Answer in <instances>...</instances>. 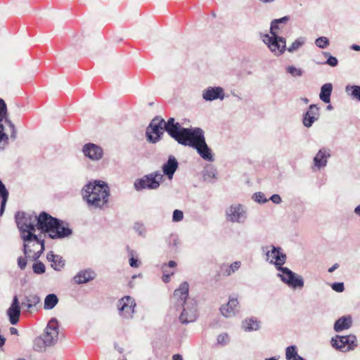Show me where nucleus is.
<instances>
[{
	"label": "nucleus",
	"mask_w": 360,
	"mask_h": 360,
	"mask_svg": "<svg viewBox=\"0 0 360 360\" xmlns=\"http://www.w3.org/2000/svg\"><path fill=\"white\" fill-rule=\"evenodd\" d=\"M81 194L90 210H103L108 207L110 189L104 181H89L83 186Z\"/></svg>",
	"instance_id": "f257e3e1"
},
{
	"label": "nucleus",
	"mask_w": 360,
	"mask_h": 360,
	"mask_svg": "<svg viewBox=\"0 0 360 360\" xmlns=\"http://www.w3.org/2000/svg\"><path fill=\"white\" fill-rule=\"evenodd\" d=\"M185 129L180 123L175 122L174 117L169 118L166 122L160 116H156L147 127L146 137L148 142L155 144L162 139L165 131L179 143Z\"/></svg>",
	"instance_id": "f03ea898"
},
{
	"label": "nucleus",
	"mask_w": 360,
	"mask_h": 360,
	"mask_svg": "<svg viewBox=\"0 0 360 360\" xmlns=\"http://www.w3.org/2000/svg\"><path fill=\"white\" fill-rule=\"evenodd\" d=\"M183 132L179 144L195 149L198 155L206 161L214 160L212 150L206 143L205 133L201 128H186Z\"/></svg>",
	"instance_id": "7ed1b4c3"
},
{
	"label": "nucleus",
	"mask_w": 360,
	"mask_h": 360,
	"mask_svg": "<svg viewBox=\"0 0 360 360\" xmlns=\"http://www.w3.org/2000/svg\"><path fill=\"white\" fill-rule=\"evenodd\" d=\"M188 283L185 281L174 292L173 297L183 308L179 316V321L182 324L193 323L197 319L196 303L193 300H188Z\"/></svg>",
	"instance_id": "20e7f679"
},
{
	"label": "nucleus",
	"mask_w": 360,
	"mask_h": 360,
	"mask_svg": "<svg viewBox=\"0 0 360 360\" xmlns=\"http://www.w3.org/2000/svg\"><path fill=\"white\" fill-rule=\"evenodd\" d=\"M37 227L42 233H48L49 238H62L68 236V227L62 225V221L46 212H42L36 217Z\"/></svg>",
	"instance_id": "39448f33"
},
{
	"label": "nucleus",
	"mask_w": 360,
	"mask_h": 360,
	"mask_svg": "<svg viewBox=\"0 0 360 360\" xmlns=\"http://www.w3.org/2000/svg\"><path fill=\"white\" fill-rule=\"evenodd\" d=\"M58 322L52 318L44 329V333L36 338L33 342V349L36 352H44L47 347L53 346L58 341Z\"/></svg>",
	"instance_id": "423d86ee"
},
{
	"label": "nucleus",
	"mask_w": 360,
	"mask_h": 360,
	"mask_svg": "<svg viewBox=\"0 0 360 360\" xmlns=\"http://www.w3.org/2000/svg\"><path fill=\"white\" fill-rule=\"evenodd\" d=\"M5 124L11 129L10 139H17V130L15 124L8 117L7 106L5 101L0 98V150H4L8 144L9 136L5 131Z\"/></svg>",
	"instance_id": "0eeeda50"
},
{
	"label": "nucleus",
	"mask_w": 360,
	"mask_h": 360,
	"mask_svg": "<svg viewBox=\"0 0 360 360\" xmlns=\"http://www.w3.org/2000/svg\"><path fill=\"white\" fill-rule=\"evenodd\" d=\"M23 240V253L33 260L40 257L44 250V240L39 238L34 232L21 237Z\"/></svg>",
	"instance_id": "6e6552de"
},
{
	"label": "nucleus",
	"mask_w": 360,
	"mask_h": 360,
	"mask_svg": "<svg viewBox=\"0 0 360 360\" xmlns=\"http://www.w3.org/2000/svg\"><path fill=\"white\" fill-rule=\"evenodd\" d=\"M163 181V174L160 171H155L136 179L134 182V188L136 191L143 190H156Z\"/></svg>",
	"instance_id": "1a4fd4ad"
},
{
	"label": "nucleus",
	"mask_w": 360,
	"mask_h": 360,
	"mask_svg": "<svg viewBox=\"0 0 360 360\" xmlns=\"http://www.w3.org/2000/svg\"><path fill=\"white\" fill-rule=\"evenodd\" d=\"M279 272L277 274V277L292 289H302L304 285V278L302 276L293 272L288 267L282 266L277 269Z\"/></svg>",
	"instance_id": "9d476101"
},
{
	"label": "nucleus",
	"mask_w": 360,
	"mask_h": 360,
	"mask_svg": "<svg viewBox=\"0 0 360 360\" xmlns=\"http://www.w3.org/2000/svg\"><path fill=\"white\" fill-rule=\"evenodd\" d=\"M37 217L23 212H18L15 215V222L20 232V237L27 233L35 232L37 224H34Z\"/></svg>",
	"instance_id": "9b49d317"
},
{
	"label": "nucleus",
	"mask_w": 360,
	"mask_h": 360,
	"mask_svg": "<svg viewBox=\"0 0 360 360\" xmlns=\"http://www.w3.org/2000/svg\"><path fill=\"white\" fill-rule=\"evenodd\" d=\"M331 345L337 350L342 352L353 350L356 346V338L354 335H338L331 338Z\"/></svg>",
	"instance_id": "f8f14e48"
},
{
	"label": "nucleus",
	"mask_w": 360,
	"mask_h": 360,
	"mask_svg": "<svg viewBox=\"0 0 360 360\" xmlns=\"http://www.w3.org/2000/svg\"><path fill=\"white\" fill-rule=\"evenodd\" d=\"M136 303L129 295L124 296L117 301V307L120 316L124 319H131L135 312Z\"/></svg>",
	"instance_id": "ddd939ff"
},
{
	"label": "nucleus",
	"mask_w": 360,
	"mask_h": 360,
	"mask_svg": "<svg viewBox=\"0 0 360 360\" xmlns=\"http://www.w3.org/2000/svg\"><path fill=\"white\" fill-rule=\"evenodd\" d=\"M263 42L275 56L282 55L286 50V40L279 35H264Z\"/></svg>",
	"instance_id": "4468645a"
},
{
	"label": "nucleus",
	"mask_w": 360,
	"mask_h": 360,
	"mask_svg": "<svg viewBox=\"0 0 360 360\" xmlns=\"http://www.w3.org/2000/svg\"><path fill=\"white\" fill-rule=\"evenodd\" d=\"M226 217L230 222L243 224L248 218L247 210L241 204H233L226 210Z\"/></svg>",
	"instance_id": "2eb2a0df"
},
{
	"label": "nucleus",
	"mask_w": 360,
	"mask_h": 360,
	"mask_svg": "<svg viewBox=\"0 0 360 360\" xmlns=\"http://www.w3.org/2000/svg\"><path fill=\"white\" fill-rule=\"evenodd\" d=\"M82 153L85 157L94 162L101 160L104 155L102 147L93 143H85L82 147Z\"/></svg>",
	"instance_id": "dca6fc26"
},
{
	"label": "nucleus",
	"mask_w": 360,
	"mask_h": 360,
	"mask_svg": "<svg viewBox=\"0 0 360 360\" xmlns=\"http://www.w3.org/2000/svg\"><path fill=\"white\" fill-rule=\"evenodd\" d=\"M330 157L331 150L326 147H322L313 158L314 167L318 170L325 168Z\"/></svg>",
	"instance_id": "f3484780"
},
{
	"label": "nucleus",
	"mask_w": 360,
	"mask_h": 360,
	"mask_svg": "<svg viewBox=\"0 0 360 360\" xmlns=\"http://www.w3.org/2000/svg\"><path fill=\"white\" fill-rule=\"evenodd\" d=\"M320 108L316 104H311L307 110L303 114L302 124L307 128H310L319 119Z\"/></svg>",
	"instance_id": "a211bd4d"
},
{
	"label": "nucleus",
	"mask_w": 360,
	"mask_h": 360,
	"mask_svg": "<svg viewBox=\"0 0 360 360\" xmlns=\"http://www.w3.org/2000/svg\"><path fill=\"white\" fill-rule=\"evenodd\" d=\"M202 98L206 101H212L217 99L224 98V91L221 86H208L202 93Z\"/></svg>",
	"instance_id": "6ab92c4d"
},
{
	"label": "nucleus",
	"mask_w": 360,
	"mask_h": 360,
	"mask_svg": "<svg viewBox=\"0 0 360 360\" xmlns=\"http://www.w3.org/2000/svg\"><path fill=\"white\" fill-rule=\"evenodd\" d=\"M21 307L17 295L13 298L12 302L9 308L6 311V314L8 316L10 323L12 325H15L18 323L20 316Z\"/></svg>",
	"instance_id": "aec40b11"
},
{
	"label": "nucleus",
	"mask_w": 360,
	"mask_h": 360,
	"mask_svg": "<svg viewBox=\"0 0 360 360\" xmlns=\"http://www.w3.org/2000/svg\"><path fill=\"white\" fill-rule=\"evenodd\" d=\"M97 277V273L91 268L82 269L73 277L77 284H85L94 281Z\"/></svg>",
	"instance_id": "412c9836"
},
{
	"label": "nucleus",
	"mask_w": 360,
	"mask_h": 360,
	"mask_svg": "<svg viewBox=\"0 0 360 360\" xmlns=\"http://www.w3.org/2000/svg\"><path fill=\"white\" fill-rule=\"evenodd\" d=\"M41 302L39 296L37 294H30L24 297L20 307L25 311L32 312Z\"/></svg>",
	"instance_id": "4be33fe9"
},
{
	"label": "nucleus",
	"mask_w": 360,
	"mask_h": 360,
	"mask_svg": "<svg viewBox=\"0 0 360 360\" xmlns=\"http://www.w3.org/2000/svg\"><path fill=\"white\" fill-rule=\"evenodd\" d=\"M178 166L179 162L176 159L174 156L170 155L167 162L162 166L163 176L165 175L169 180L172 179Z\"/></svg>",
	"instance_id": "5701e85b"
},
{
	"label": "nucleus",
	"mask_w": 360,
	"mask_h": 360,
	"mask_svg": "<svg viewBox=\"0 0 360 360\" xmlns=\"http://www.w3.org/2000/svg\"><path fill=\"white\" fill-rule=\"evenodd\" d=\"M239 302L237 298L229 297L228 303L220 307V311L223 316L231 318L235 316Z\"/></svg>",
	"instance_id": "b1692460"
},
{
	"label": "nucleus",
	"mask_w": 360,
	"mask_h": 360,
	"mask_svg": "<svg viewBox=\"0 0 360 360\" xmlns=\"http://www.w3.org/2000/svg\"><path fill=\"white\" fill-rule=\"evenodd\" d=\"M275 249L274 254L272 255L270 259V264L274 265L277 270L285 264L287 255L281 247L275 246Z\"/></svg>",
	"instance_id": "393cba45"
},
{
	"label": "nucleus",
	"mask_w": 360,
	"mask_h": 360,
	"mask_svg": "<svg viewBox=\"0 0 360 360\" xmlns=\"http://www.w3.org/2000/svg\"><path fill=\"white\" fill-rule=\"evenodd\" d=\"M289 16H283L281 18L274 19L271 22V35H278V30L283 28L284 25L289 21Z\"/></svg>",
	"instance_id": "a878e982"
},
{
	"label": "nucleus",
	"mask_w": 360,
	"mask_h": 360,
	"mask_svg": "<svg viewBox=\"0 0 360 360\" xmlns=\"http://www.w3.org/2000/svg\"><path fill=\"white\" fill-rule=\"evenodd\" d=\"M352 324L350 316H344L338 319L334 323V330L337 333L349 329Z\"/></svg>",
	"instance_id": "bb28decb"
},
{
	"label": "nucleus",
	"mask_w": 360,
	"mask_h": 360,
	"mask_svg": "<svg viewBox=\"0 0 360 360\" xmlns=\"http://www.w3.org/2000/svg\"><path fill=\"white\" fill-rule=\"evenodd\" d=\"M333 91V85L331 83H326L321 87L319 98L325 103L330 102V96Z\"/></svg>",
	"instance_id": "cd10ccee"
},
{
	"label": "nucleus",
	"mask_w": 360,
	"mask_h": 360,
	"mask_svg": "<svg viewBox=\"0 0 360 360\" xmlns=\"http://www.w3.org/2000/svg\"><path fill=\"white\" fill-rule=\"evenodd\" d=\"M242 327L245 331H256L260 328V322L256 318L251 317L243 321Z\"/></svg>",
	"instance_id": "c85d7f7f"
},
{
	"label": "nucleus",
	"mask_w": 360,
	"mask_h": 360,
	"mask_svg": "<svg viewBox=\"0 0 360 360\" xmlns=\"http://www.w3.org/2000/svg\"><path fill=\"white\" fill-rule=\"evenodd\" d=\"M9 193L6 186L0 180V198H1L0 207V216H2L6 208V205L8 199Z\"/></svg>",
	"instance_id": "c756f323"
},
{
	"label": "nucleus",
	"mask_w": 360,
	"mask_h": 360,
	"mask_svg": "<svg viewBox=\"0 0 360 360\" xmlns=\"http://www.w3.org/2000/svg\"><path fill=\"white\" fill-rule=\"evenodd\" d=\"M345 93L352 99L360 101V86L355 84H347L345 86Z\"/></svg>",
	"instance_id": "7c9ffc66"
},
{
	"label": "nucleus",
	"mask_w": 360,
	"mask_h": 360,
	"mask_svg": "<svg viewBox=\"0 0 360 360\" xmlns=\"http://www.w3.org/2000/svg\"><path fill=\"white\" fill-rule=\"evenodd\" d=\"M58 302V298L56 294L51 293L46 296L44 302V309L51 310L53 309Z\"/></svg>",
	"instance_id": "2f4dec72"
},
{
	"label": "nucleus",
	"mask_w": 360,
	"mask_h": 360,
	"mask_svg": "<svg viewBox=\"0 0 360 360\" xmlns=\"http://www.w3.org/2000/svg\"><path fill=\"white\" fill-rule=\"evenodd\" d=\"M300 356L297 354V347L295 345H290L285 349V359L287 360H296L297 357Z\"/></svg>",
	"instance_id": "473e14b6"
},
{
	"label": "nucleus",
	"mask_w": 360,
	"mask_h": 360,
	"mask_svg": "<svg viewBox=\"0 0 360 360\" xmlns=\"http://www.w3.org/2000/svg\"><path fill=\"white\" fill-rule=\"evenodd\" d=\"M305 41L306 39L304 37H299L295 39L288 48H286V50H288L290 53H293L298 50L302 45H304Z\"/></svg>",
	"instance_id": "72a5a7b5"
},
{
	"label": "nucleus",
	"mask_w": 360,
	"mask_h": 360,
	"mask_svg": "<svg viewBox=\"0 0 360 360\" xmlns=\"http://www.w3.org/2000/svg\"><path fill=\"white\" fill-rule=\"evenodd\" d=\"M217 171L215 169L211 167L207 168L204 171L203 178L204 180L208 182H212V179H216Z\"/></svg>",
	"instance_id": "f704fd0d"
},
{
	"label": "nucleus",
	"mask_w": 360,
	"mask_h": 360,
	"mask_svg": "<svg viewBox=\"0 0 360 360\" xmlns=\"http://www.w3.org/2000/svg\"><path fill=\"white\" fill-rule=\"evenodd\" d=\"M275 245H271L269 246H263L262 247V251L266 256V261L270 264V259L273 254H274L275 251Z\"/></svg>",
	"instance_id": "c9c22d12"
},
{
	"label": "nucleus",
	"mask_w": 360,
	"mask_h": 360,
	"mask_svg": "<svg viewBox=\"0 0 360 360\" xmlns=\"http://www.w3.org/2000/svg\"><path fill=\"white\" fill-rule=\"evenodd\" d=\"M323 56L327 58L326 61L323 64L328 65L330 67H336L338 64V60L336 57L332 56L329 52H323Z\"/></svg>",
	"instance_id": "e433bc0d"
},
{
	"label": "nucleus",
	"mask_w": 360,
	"mask_h": 360,
	"mask_svg": "<svg viewBox=\"0 0 360 360\" xmlns=\"http://www.w3.org/2000/svg\"><path fill=\"white\" fill-rule=\"evenodd\" d=\"M241 266V262L239 261L234 262L231 263L228 268L225 270V275L226 276H231L232 274L236 272L239 269V268Z\"/></svg>",
	"instance_id": "4c0bfd02"
},
{
	"label": "nucleus",
	"mask_w": 360,
	"mask_h": 360,
	"mask_svg": "<svg viewBox=\"0 0 360 360\" xmlns=\"http://www.w3.org/2000/svg\"><path fill=\"white\" fill-rule=\"evenodd\" d=\"M128 252L130 256L129 262V265L132 268H138L140 264V261L134 257V251L132 250H130L129 247H127Z\"/></svg>",
	"instance_id": "58836bf2"
},
{
	"label": "nucleus",
	"mask_w": 360,
	"mask_h": 360,
	"mask_svg": "<svg viewBox=\"0 0 360 360\" xmlns=\"http://www.w3.org/2000/svg\"><path fill=\"white\" fill-rule=\"evenodd\" d=\"M329 43V39L326 37H319L315 40L316 46L320 49H326Z\"/></svg>",
	"instance_id": "ea45409f"
},
{
	"label": "nucleus",
	"mask_w": 360,
	"mask_h": 360,
	"mask_svg": "<svg viewBox=\"0 0 360 360\" xmlns=\"http://www.w3.org/2000/svg\"><path fill=\"white\" fill-rule=\"evenodd\" d=\"M252 200L259 204H264L268 202V199L262 192H256L252 195Z\"/></svg>",
	"instance_id": "a19ab883"
},
{
	"label": "nucleus",
	"mask_w": 360,
	"mask_h": 360,
	"mask_svg": "<svg viewBox=\"0 0 360 360\" xmlns=\"http://www.w3.org/2000/svg\"><path fill=\"white\" fill-rule=\"evenodd\" d=\"M33 271L37 274H41L45 272V265L41 262H37L32 265Z\"/></svg>",
	"instance_id": "79ce46f5"
},
{
	"label": "nucleus",
	"mask_w": 360,
	"mask_h": 360,
	"mask_svg": "<svg viewBox=\"0 0 360 360\" xmlns=\"http://www.w3.org/2000/svg\"><path fill=\"white\" fill-rule=\"evenodd\" d=\"M287 72L290 74L293 77H301L303 75V71L302 69L297 68L293 65L288 66L286 68Z\"/></svg>",
	"instance_id": "37998d69"
},
{
	"label": "nucleus",
	"mask_w": 360,
	"mask_h": 360,
	"mask_svg": "<svg viewBox=\"0 0 360 360\" xmlns=\"http://www.w3.org/2000/svg\"><path fill=\"white\" fill-rule=\"evenodd\" d=\"M217 343L219 345L224 346V345H226L229 342L230 338L227 333H224L219 334L217 336Z\"/></svg>",
	"instance_id": "c03bdc74"
},
{
	"label": "nucleus",
	"mask_w": 360,
	"mask_h": 360,
	"mask_svg": "<svg viewBox=\"0 0 360 360\" xmlns=\"http://www.w3.org/2000/svg\"><path fill=\"white\" fill-rule=\"evenodd\" d=\"M133 229L141 236H145L146 229L143 224L141 222H136L134 224Z\"/></svg>",
	"instance_id": "a18cd8bd"
},
{
	"label": "nucleus",
	"mask_w": 360,
	"mask_h": 360,
	"mask_svg": "<svg viewBox=\"0 0 360 360\" xmlns=\"http://www.w3.org/2000/svg\"><path fill=\"white\" fill-rule=\"evenodd\" d=\"M184 219V212L180 210H174L172 214V221L174 222H179Z\"/></svg>",
	"instance_id": "49530a36"
},
{
	"label": "nucleus",
	"mask_w": 360,
	"mask_h": 360,
	"mask_svg": "<svg viewBox=\"0 0 360 360\" xmlns=\"http://www.w3.org/2000/svg\"><path fill=\"white\" fill-rule=\"evenodd\" d=\"M47 259L49 260H51L53 262L52 266H53V268L56 270H59V268L57 267L56 262L58 261V259L60 260V256L56 255L53 254L52 252H51L50 253H49L47 255Z\"/></svg>",
	"instance_id": "de8ad7c7"
},
{
	"label": "nucleus",
	"mask_w": 360,
	"mask_h": 360,
	"mask_svg": "<svg viewBox=\"0 0 360 360\" xmlns=\"http://www.w3.org/2000/svg\"><path fill=\"white\" fill-rule=\"evenodd\" d=\"M168 243L170 247L177 248L179 245V240L177 236L172 234L168 239Z\"/></svg>",
	"instance_id": "09e8293b"
},
{
	"label": "nucleus",
	"mask_w": 360,
	"mask_h": 360,
	"mask_svg": "<svg viewBox=\"0 0 360 360\" xmlns=\"http://www.w3.org/2000/svg\"><path fill=\"white\" fill-rule=\"evenodd\" d=\"M331 288L337 292H342L345 290L344 283L335 282L331 284Z\"/></svg>",
	"instance_id": "8fccbe9b"
},
{
	"label": "nucleus",
	"mask_w": 360,
	"mask_h": 360,
	"mask_svg": "<svg viewBox=\"0 0 360 360\" xmlns=\"http://www.w3.org/2000/svg\"><path fill=\"white\" fill-rule=\"evenodd\" d=\"M27 257H28V255H25V257L20 256L18 258V266L21 270L25 269L27 266Z\"/></svg>",
	"instance_id": "3c124183"
},
{
	"label": "nucleus",
	"mask_w": 360,
	"mask_h": 360,
	"mask_svg": "<svg viewBox=\"0 0 360 360\" xmlns=\"http://www.w3.org/2000/svg\"><path fill=\"white\" fill-rule=\"evenodd\" d=\"M163 276H162V281L165 283H167L169 281L170 276L174 274V272H167V269H165V266H162Z\"/></svg>",
	"instance_id": "603ef678"
},
{
	"label": "nucleus",
	"mask_w": 360,
	"mask_h": 360,
	"mask_svg": "<svg viewBox=\"0 0 360 360\" xmlns=\"http://www.w3.org/2000/svg\"><path fill=\"white\" fill-rule=\"evenodd\" d=\"M269 200H271L274 203L277 204V205L280 204L282 202V199L278 194H273L269 198Z\"/></svg>",
	"instance_id": "864d4df0"
},
{
	"label": "nucleus",
	"mask_w": 360,
	"mask_h": 360,
	"mask_svg": "<svg viewBox=\"0 0 360 360\" xmlns=\"http://www.w3.org/2000/svg\"><path fill=\"white\" fill-rule=\"evenodd\" d=\"M162 266H165V269H166L167 267L174 268L176 266V262L170 260L167 264H164Z\"/></svg>",
	"instance_id": "5fc2aeb1"
},
{
	"label": "nucleus",
	"mask_w": 360,
	"mask_h": 360,
	"mask_svg": "<svg viewBox=\"0 0 360 360\" xmlns=\"http://www.w3.org/2000/svg\"><path fill=\"white\" fill-rule=\"evenodd\" d=\"M339 267V264L338 263L334 264L331 267H330L328 270L329 273L333 272L335 269Z\"/></svg>",
	"instance_id": "6e6d98bb"
},
{
	"label": "nucleus",
	"mask_w": 360,
	"mask_h": 360,
	"mask_svg": "<svg viewBox=\"0 0 360 360\" xmlns=\"http://www.w3.org/2000/svg\"><path fill=\"white\" fill-rule=\"evenodd\" d=\"M65 264V262L64 261L62 260V259L60 258V260L58 259V261L56 262V265H57V267L59 268V270L60 269L61 267H63Z\"/></svg>",
	"instance_id": "4d7b16f0"
},
{
	"label": "nucleus",
	"mask_w": 360,
	"mask_h": 360,
	"mask_svg": "<svg viewBox=\"0 0 360 360\" xmlns=\"http://www.w3.org/2000/svg\"><path fill=\"white\" fill-rule=\"evenodd\" d=\"M172 360H183V357L180 354H175L172 356Z\"/></svg>",
	"instance_id": "13d9d810"
},
{
	"label": "nucleus",
	"mask_w": 360,
	"mask_h": 360,
	"mask_svg": "<svg viewBox=\"0 0 360 360\" xmlns=\"http://www.w3.org/2000/svg\"><path fill=\"white\" fill-rule=\"evenodd\" d=\"M350 49L353 51H360V46L358 45V44H352L351 46H350Z\"/></svg>",
	"instance_id": "bf43d9fd"
},
{
	"label": "nucleus",
	"mask_w": 360,
	"mask_h": 360,
	"mask_svg": "<svg viewBox=\"0 0 360 360\" xmlns=\"http://www.w3.org/2000/svg\"><path fill=\"white\" fill-rule=\"evenodd\" d=\"M354 213L360 217V205H357L354 210Z\"/></svg>",
	"instance_id": "052dcab7"
},
{
	"label": "nucleus",
	"mask_w": 360,
	"mask_h": 360,
	"mask_svg": "<svg viewBox=\"0 0 360 360\" xmlns=\"http://www.w3.org/2000/svg\"><path fill=\"white\" fill-rule=\"evenodd\" d=\"M10 332L12 335H18V331L15 328L11 327L10 328Z\"/></svg>",
	"instance_id": "680f3d73"
},
{
	"label": "nucleus",
	"mask_w": 360,
	"mask_h": 360,
	"mask_svg": "<svg viewBox=\"0 0 360 360\" xmlns=\"http://www.w3.org/2000/svg\"><path fill=\"white\" fill-rule=\"evenodd\" d=\"M301 101H302L305 104H307L309 102V100L306 97H302Z\"/></svg>",
	"instance_id": "e2e57ef3"
},
{
	"label": "nucleus",
	"mask_w": 360,
	"mask_h": 360,
	"mask_svg": "<svg viewBox=\"0 0 360 360\" xmlns=\"http://www.w3.org/2000/svg\"><path fill=\"white\" fill-rule=\"evenodd\" d=\"M265 360H278V358L276 356H272V357L266 359Z\"/></svg>",
	"instance_id": "0e129e2a"
},
{
	"label": "nucleus",
	"mask_w": 360,
	"mask_h": 360,
	"mask_svg": "<svg viewBox=\"0 0 360 360\" xmlns=\"http://www.w3.org/2000/svg\"><path fill=\"white\" fill-rule=\"evenodd\" d=\"M326 109L328 110H330L333 109V106L331 105H327Z\"/></svg>",
	"instance_id": "69168bd1"
},
{
	"label": "nucleus",
	"mask_w": 360,
	"mask_h": 360,
	"mask_svg": "<svg viewBox=\"0 0 360 360\" xmlns=\"http://www.w3.org/2000/svg\"><path fill=\"white\" fill-rule=\"evenodd\" d=\"M296 360H306V359H304L302 356H298V357H297Z\"/></svg>",
	"instance_id": "338daca9"
},
{
	"label": "nucleus",
	"mask_w": 360,
	"mask_h": 360,
	"mask_svg": "<svg viewBox=\"0 0 360 360\" xmlns=\"http://www.w3.org/2000/svg\"><path fill=\"white\" fill-rule=\"evenodd\" d=\"M72 234V229L69 228V236Z\"/></svg>",
	"instance_id": "774afa93"
}]
</instances>
